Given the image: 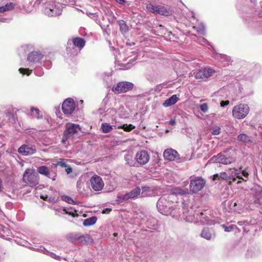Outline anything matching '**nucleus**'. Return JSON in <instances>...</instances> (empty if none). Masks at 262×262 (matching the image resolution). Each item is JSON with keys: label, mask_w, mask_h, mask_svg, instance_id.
I'll return each instance as SVG.
<instances>
[{"label": "nucleus", "mask_w": 262, "mask_h": 262, "mask_svg": "<svg viewBox=\"0 0 262 262\" xmlns=\"http://www.w3.org/2000/svg\"><path fill=\"white\" fill-rule=\"evenodd\" d=\"M248 172L240 167L239 168L230 169L227 172L214 174L213 180H230L231 182H236L237 184H239L242 181L246 182L248 179Z\"/></svg>", "instance_id": "obj_1"}, {"label": "nucleus", "mask_w": 262, "mask_h": 262, "mask_svg": "<svg viewBox=\"0 0 262 262\" xmlns=\"http://www.w3.org/2000/svg\"><path fill=\"white\" fill-rule=\"evenodd\" d=\"M178 202L173 194H164L159 198L157 203L158 211L162 214L168 215L177 209Z\"/></svg>", "instance_id": "obj_2"}, {"label": "nucleus", "mask_w": 262, "mask_h": 262, "mask_svg": "<svg viewBox=\"0 0 262 262\" xmlns=\"http://www.w3.org/2000/svg\"><path fill=\"white\" fill-rule=\"evenodd\" d=\"M85 44L84 39L81 37H76L69 40L67 42V53L71 56H76Z\"/></svg>", "instance_id": "obj_3"}, {"label": "nucleus", "mask_w": 262, "mask_h": 262, "mask_svg": "<svg viewBox=\"0 0 262 262\" xmlns=\"http://www.w3.org/2000/svg\"><path fill=\"white\" fill-rule=\"evenodd\" d=\"M233 157L229 150H225L212 157L209 160L210 163H219L224 165L231 164L235 161Z\"/></svg>", "instance_id": "obj_4"}, {"label": "nucleus", "mask_w": 262, "mask_h": 262, "mask_svg": "<svg viewBox=\"0 0 262 262\" xmlns=\"http://www.w3.org/2000/svg\"><path fill=\"white\" fill-rule=\"evenodd\" d=\"M66 129L63 132L61 142L66 144L69 139L72 138L73 136L80 131L81 127L79 124L72 123H67L66 124Z\"/></svg>", "instance_id": "obj_5"}, {"label": "nucleus", "mask_w": 262, "mask_h": 262, "mask_svg": "<svg viewBox=\"0 0 262 262\" xmlns=\"http://www.w3.org/2000/svg\"><path fill=\"white\" fill-rule=\"evenodd\" d=\"M63 6L61 3L53 2L48 4L43 8L44 13L50 17L60 15L62 13Z\"/></svg>", "instance_id": "obj_6"}, {"label": "nucleus", "mask_w": 262, "mask_h": 262, "mask_svg": "<svg viewBox=\"0 0 262 262\" xmlns=\"http://www.w3.org/2000/svg\"><path fill=\"white\" fill-rule=\"evenodd\" d=\"M23 181L31 187L35 186L38 184V174L32 170L27 169L23 174Z\"/></svg>", "instance_id": "obj_7"}, {"label": "nucleus", "mask_w": 262, "mask_h": 262, "mask_svg": "<svg viewBox=\"0 0 262 262\" xmlns=\"http://www.w3.org/2000/svg\"><path fill=\"white\" fill-rule=\"evenodd\" d=\"M232 113L234 118L242 119L249 114V107L247 104L241 103L233 107Z\"/></svg>", "instance_id": "obj_8"}, {"label": "nucleus", "mask_w": 262, "mask_h": 262, "mask_svg": "<svg viewBox=\"0 0 262 262\" xmlns=\"http://www.w3.org/2000/svg\"><path fill=\"white\" fill-rule=\"evenodd\" d=\"M190 179L189 189L192 193L201 191L205 185L206 181L201 177L191 176Z\"/></svg>", "instance_id": "obj_9"}, {"label": "nucleus", "mask_w": 262, "mask_h": 262, "mask_svg": "<svg viewBox=\"0 0 262 262\" xmlns=\"http://www.w3.org/2000/svg\"><path fill=\"white\" fill-rule=\"evenodd\" d=\"M146 8L148 11L155 14H158L166 16H170L172 14L171 10L164 6H154L151 4H149L147 5Z\"/></svg>", "instance_id": "obj_10"}, {"label": "nucleus", "mask_w": 262, "mask_h": 262, "mask_svg": "<svg viewBox=\"0 0 262 262\" xmlns=\"http://www.w3.org/2000/svg\"><path fill=\"white\" fill-rule=\"evenodd\" d=\"M37 151L36 147L35 144H32L29 142L21 145L18 149V152L24 156H30L34 155Z\"/></svg>", "instance_id": "obj_11"}, {"label": "nucleus", "mask_w": 262, "mask_h": 262, "mask_svg": "<svg viewBox=\"0 0 262 262\" xmlns=\"http://www.w3.org/2000/svg\"><path fill=\"white\" fill-rule=\"evenodd\" d=\"M140 193L141 189L139 187H137L125 194H118L117 196V200L119 202H123L128 199H135L140 194Z\"/></svg>", "instance_id": "obj_12"}, {"label": "nucleus", "mask_w": 262, "mask_h": 262, "mask_svg": "<svg viewBox=\"0 0 262 262\" xmlns=\"http://www.w3.org/2000/svg\"><path fill=\"white\" fill-rule=\"evenodd\" d=\"M134 84L130 82L122 81L118 82L113 88V91L115 93H125L133 89Z\"/></svg>", "instance_id": "obj_13"}, {"label": "nucleus", "mask_w": 262, "mask_h": 262, "mask_svg": "<svg viewBox=\"0 0 262 262\" xmlns=\"http://www.w3.org/2000/svg\"><path fill=\"white\" fill-rule=\"evenodd\" d=\"M213 73L214 71L211 68L201 69L195 73V78L198 80L205 81L211 76Z\"/></svg>", "instance_id": "obj_14"}, {"label": "nucleus", "mask_w": 262, "mask_h": 262, "mask_svg": "<svg viewBox=\"0 0 262 262\" xmlns=\"http://www.w3.org/2000/svg\"><path fill=\"white\" fill-rule=\"evenodd\" d=\"M150 159L149 155L145 150H141L137 152L135 157L136 163L142 166L146 164Z\"/></svg>", "instance_id": "obj_15"}, {"label": "nucleus", "mask_w": 262, "mask_h": 262, "mask_svg": "<svg viewBox=\"0 0 262 262\" xmlns=\"http://www.w3.org/2000/svg\"><path fill=\"white\" fill-rule=\"evenodd\" d=\"M75 108L74 100L71 98L66 99L62 105V110L65 114H71Z\"/></svg>", "instance_id": "obj_16"}, {"label": "nucleus", "mask_w": 262, "mask_h": 262, "mask_svg": "<svg viewBox=\"0 0 262 262\" xmlns=\"http://www.w3.org/2000/svg\"><path fill=\"white\" fill-rule=\"evenodd\" d=\"M90 183L92 189L95 191H100L104 187L102 178L97 175H95L91 178Z\"/></svg>", "instance_id": "obj_17"}, {"label": "nucleus", "mask_w": 262, "mask_h": 262, "mask_svg": "<svg viewBox=\"0 0 262 262\" xmlns=\"http://www.w3.org/2000/svg\"><path fill=\"white\" fill-rule=\"evenodd\" d=\"M164 159L168 161H179L180 160L178 152L174 149L169 148L164 150L163 152Z\"/></svg>", "instance_id": "obj_18"}, {"label": "nucleus", "mask_w": 262, "mask_h": 262, "mask_svg": "<svg viewBox=\"0 0 262 262\" xmlns=\"http://www.w3.org/2000/svg\"><path fill=\"white\" fill-rule=\"evenodd\" d=\"M184 204V203H183L184 206L182 209L183 213L182 217L188 222H196V221H195V217L192 212L193 210L192 208H190V209H188L187 208L185 207V205Z\"/></svg>", "instance_id": "obj_19"}, {"label": "nucleus", "mask_w": 262, "mask_h": 262, "mask_svg": "<svg viewBox=\"0 0 262 262\" xmlns=\"http://www.w3.org/2000/svg\"><path fill=\"white\" fill-rule=\"evenodd\" d=\"M43 57V55L39 51H34L29 54L28 61L32 63H38Z\"/></svg>", "instance_id": "obj_20"}, {"label": "nucleus", "mask_w": 262, "mask_h": 262, "mask_svg": "<svg viewBox=\"0 0 262 262\" xmlns=\"http://www.w3.org/2000/svg\"><path fill=\"white\" fill-rule=\"evenodd\" d=\"M194 215L195 219L196 218L198 221L199 220L200 222L203 224L211 225L213 224V222L209 220L208 217L207 216V213L198 212L197 213L194 214Z\"/></svg>", "instance_id": "obj_21"}, {"label": "nucleus", "mask_w": 262, "mask_h": 262, "mask_svg": "<svg viewBox=\"0 0 262 262\" xmlns=\"http://www.w3.org/2000/svg\"><path fill=\"white\" fill-rule=\"evenodd\" d=\"M37 172L41 174L44 175L49 178L55 180L56 175L55 173H51L49 168L46 166H41L37 168Z\"/></svg>", "instance_id": "obj_22"}, {"label": "nucleus", "mask_w": 262, "mask_h": 262, "mask_svg": "<svg viewBox=\"0 0 262 262\" xmlns=\"http://www.w3.org/2000/svg\"><path fill=\"white\" fill-rule=\"evenodd\" d=\"M189 194L188 190L187 189H183L181 187H178L172 188L171 190V193L169 194H173L176 198L177 195H186Z\"/></svg>", "instance_id": "obj_23"}, {"label": "nucleus", "mask_w": 262, "mask_h": 262, "mask_svg": "<svg viewBox=\"0 0 262 262\" xmlns=\"http://www.w3.org/2000/svg\"><path fill=\"white\" fill-rule=\"evenodd\" d=\"M201 236V237L207 240H210L212 237H214V234L213 231L211 229L208 228H204L202 230Z\"/></svg>", "instance_id": "obj_24"}, {"label": "nucleus", "mask_w": 262, "mask_h": 262, "mask_svg": "<svg viewBox=\"0 0 262 262\" xmlns=\"http://www.w3.org/2000/svg\"><path fill=\"white\" fill-rule=\"evenodd\" d=\"M93 242V238L89 234H81L78 244L85 245L92 243Z\"/></svg>", "instance_id": "obj_25"}, {"label": "nucleus", "mask_w": 262, "mask_h": 262, "mask_svg": "<svg viewBox=\"0 0 262 262\" xmlns=\"http://www.w3.org/2000/svg\"><path fill=\"white\" fill-rule=\"evenodd\" d=\"M178 100L179 98L177 97V95H173L168 99H166L163 103V105L165 107H168L175 104Z\"/></svg>", "instance_id": "obj_26"}, {"label": "nucleus", "mask_w": 262, "mask_h": 262, "mask_svg": "<svg viewBox=\"0 0 262 262\" xmlns=\"http://www.w3.org/2000/svg\"><path fill=\"white\" fill-rule=\"evenodd\" d=\"M37 251H40L41 252H42L43 253L49 255L52 258L58 260H61V257H60L58 255H56L55 253L53 252H51L50 251H48L47 250H46L45 248H38L36 249Z\"/></svg>", "instance_id": "obj_27"}, {"label": "nucleus", "mask_w": 262, "mask_h": 262, "mask_svg": "<svg viewBox=\"0 0 262 262\" xmlns=\"http://www.w3.org/2000/svg\"><path fill=\"white\" fill-rule=\"evenodd\" d=\"M15 5L12 3H8L5 5L0 7V13L10 11L14 8Z\"/></svg>", "instance_id": "obj_28"}, {"label": "nucleus", "mask_w": 262, "mask_h": 262, "mask_svg": "<svg viewBox=\"0 0 262 262\" xmlns=\"http://www.w3.org/2000/svg\"><path fill=\"white\" fill-rule=\"evenodd\" d=\"M97 220V219L96 216H92L91 217L85 219L83 221V225L85 227L90 226L94 225L96 223Z\"/></svg>", "instance_id": "obj_29"}, {"label": "nucleus", "mask_w": 262, "mask_h": 262, "mask_svg": "<svg viewBox=\"0 0 262 262\" xmlns=\"http://www.w3.org/2000/svg\"><path fill=\"white\" fill-rule=\"evenodd\" d=\"M254 192V196L257 200L262 199V187L259 185H256L253 188Z\"/></svg>", "instance_id": "obj_30"}, {"label": "nucleus", "mask_w": 262, "mask_h": 262, "mask_svg": "<svg viewBox=\"0 0 262 262\" xmlns=\"http://www.w3.org/2000/svg\"><path fill=\"white\" fill-rule=\"evenodd\" d=\"M237 139L244 143H249L251 141V137L245 134H241L238 135Z\"/></svg>", "instance_id": "obj_31"}, {"label": "nucleus", "mask_w": 262, "mask_h": 262, "mask_svg": "<svg viewBox=\"0 0 262 262\" xmlns=\"http://www.w3.org/2000/svg\"><path fill=\"white\" fill-rule=\"evenodd\" d=\"M39 113L40 111L38 108L32 107L30 108L28 115L34 118L39 119L40 118Z\"/></svg>", "instance_id": "obj_32"}, {"label": "nucleus", "mask_w": 262, "mask_h": 262, "mask_svg": "<svg viewBox=\"0 0 262 262\" xmlns=\"http://www.w3.org/2000/svg\"><path fill=\"white\" fill-rule=\"evenodd\" d=\"M124 160L126 161V164L130 166H136V162L133 159V156L130 155H125L124 156Z\"/></svg>", "instance_id": "obj_33"}, {"label": "nucleus", "mask_w": 262, "mask_h": 262, "mask_svg": "<svg viewBox=\"0 0 262 262\" xmlns=\"http://www.w3.org/2000/svg\"><path fill=\"white\" fill-rule=\"evenodd\" d=\"M101 128L104 133H108L113 129V125L107 123H102Z\"/></svg>", "instance_id": "obj_34"}, {"label": "nucleus", "mask_w": 262, "mask_h": 262, "mask_svg": "<svg viewBox=\"0 0 262 262\" xmlns=\"http://www.w3.org/2000/svg\"><path fill=\"white\" fill-rule=\"evenodd\" d=\"M115 126L117 127L118 128H122L125 132H130L135 128V126L132 125V124H130L129 125L123 124L121 126H120L116 124Z\"/></svg>", "instance_id": "obj_35"}, {"label": "nucleus", "mask_w": 262, "mask_h": 262, "mask_svg": "<svg viewBox=\"0 0 262 262\" xmlns=\"http://www.w3.org/2000/svg\"><path fill=\"white\" fill-rule=\"evenodd\" d=\"M86 184L80 181L77 182V189L79 193L84 194L85 192L84 187Z\"/></svg>", "instance_id": "obj_36"}, {"label": "nucleus", "mask_w": 262, "mask_h": 262, "mask_svg": "<svg viewBox=\"0 0 262 262\" xmlns=\"http://www.w3.org/2000/svg\"><path fill=\"white\" fill-rule=\"evenodd\" d=\"M119 25L120 27V31L122 33H126L128 29V26H127L125 21L123 20H120L119 21Z\"/></svg>", "instance_id": "obj_37"}, {"label": "nucleus", "mask_w": 262, "mask_h": 262, "mask_svg": "<svg viewBox=\"0 0 262 262\" xmlns=\"http://www.w3.org/2000/svg\"><path fill=\"white\" fill-rule=\"evenodd\" d=\"M193 28L199 33L202 35L205 34V27L203 24H200L198 26H193Z\"/></svg>", "instance_id": "obj_38"}, {"label": "nucleus", "mask_w": 262, "mask_h": 262, "mask_svg": "<svg viewBox=\"0 0 262 262\" xmlns=\"http://www.w3.org/2000/svg\"><path fill=\"white\" fill-rule=\"evenodd\" d=\"M80 235L81 234L78 233L72 234L71 236V241L75 244H78Z\"/></svg>", "instance_id": "obj_39"}, {"label": "nucleus", "mask_w": 262, "mask_h": 262, "mask_svg": "<svg viewBox=\"0 0 262 262\" xmlns=\"http://www.w3.org/2000/svg\"><path fill=\"white\" fill-rule=\"evenodd\" d=\"M221 127L218 126H213L210 128L211 133L213 135H218L221 133Z\"/></svg>", "instance_id": "obj_40"}, {"label": "nucleus", "mask_w": 262, "mask_h": 262, "mask_svg": "<svg viewBox=\"0 0 262 262\" xmlns=\"http://www.w3.org/2000/svg\"><path fill=\"white\" fill-rule=\"evenodd\" d=\"M61 200L70 204H76V202L71 197L68 195H62Z\"/></svg>", "instance_id": "obj_41"}, {"label": "nucleus", "mask_w": 262, "mask_h": 262, "mask_svg": "<svg viewBox=\"0 0 262 262\" xmlns=\"http://www.w3.org/2000/svg\"><path fill=\"white\" fill-rule=\"evenodd\" d=\"M221 61L222 62H225L224 64L228 65L230 62V58L225 55H221Z\"/></svg>", "instance_id": "obj_42"}, {"label": "nucleus", "mask_w": 262, "mask_h": 262, "mask_svg": "<svg viewBox=\"0 0 262 262\" xmlns=\"http://www.w3.org/2000/svg\"><path fill=\"white\" fill-rule=\"evenodd\" d=\"M20 73L23 75H27L28 76L30 75L32 73V70H29V69H25V68H19L18 70Z\"/></svg>", "instance_id": "obj_43"}, {"label": "nucleus", "mask_w": 262, "mask_h": 262, "mask_svg": "<svg viewBox=\"0 0 262 262\" xmlns=\"http://www.w3.org/2000/svg\"><path fill=\"white\" fill-rule=\"evenodd\" d=\"M200 108L201 111L204 113L207 112L208 110V106L207 103H204L201 104L200 106Z\"/></svg>", "instance_id": "obj_44"}, {"label": "nucleus", "mask_w": 262, "mask_h": 262, "mask_svg": "<svg viewBox=\"0 0 262 262\" xmlns=\"http://www.w3.org/2000/svg\"><path fill=\"white\" fill-rule=\"evenodd\" d=\"M197 41L199 43L203 46L206 45V44L208 43V41L207 40V39L203 37H200L198 38Z\"/></svg>", "instance_id": "obj_45"}, {"label": "nucleus", "mask_w": 262, "mask_h": 262, "mask_svg": "<svg viewBox=\"0 0 262 262\" xmlns=\"http://www.w3.org/2000/svg\"><path fill=\"white\" fill-rule=\"evenodd\" d=\"M34 73L36 76H41L43 75L44 72L43 71L42 69L39 68L35 70Z\"/></svg>", "instance_id": "obj_46"}, {"label": "nucleus", "mask_w": 262, "mask_h": 262, "mask_svg": "<svg viewBox=\"0 0 262 262\" xmlns=\"http://www.w3.org/2000/svg\"><path fill=\"white\" fill-rule=\"evenodd\" d=\"M223 228L224 229V230L226 231V232H230L232 230L233 227L235 226L233 225H231L230 226H225V225H222Z\"/></svg>", "instance_id": "obj_47"}, {"label": "nucleus", "mask_w": 262, "mask_h": 262, "mask_svg": "<svg viewBox=\"0 0 262 262\" xmlns=\"http://www.w3.org/2000/svg\"><path fill=\"white\" fill-rule=\"evenodd\" d=\"M0 22L8 23L10 22V19L8 18L4 17L0 14Z\"/></svg>", "instance_id": "obj_48"}, {"label": "nucleus", "mask_w": 262, "mask_h": 262, "mask_svg": "<svg viewBox=\"0 0 262 262\" xmlns=\"http://www.w3.org/2000/svg\"><path fill=\"white\" fill-rule=\"evenodd\" d=\"M229 104V101H222L220 103V105L221 107H225L228 105Z\"/></svg>", "instance_id": "obj_49"}, {"label": "nucleus", "mask_w": 262, "mask_h": 262, "mask_svg": "<svg viewBox=\"0 0 262 262\" xmlns=\"http://www.w3.org/2000/svg\"><path fill=\"white\" fill-rule=\"evenodd\" d=\"M167 123L169 124L174 125L176 123L175 119H172L167 122Z\"/></svg>", "instance_id": "obj_50"}, {"label": "nucleus", "mask_w": 262, "mask_h": 262, "mask_svg": "<svg viewBox=\"0 0 262 262\" xmlns=\"http://www.w3.org/2000/svg\"><path fill=\"white\" fill-rule=\"evenodd\" d=\"M112 210V209L111 208H105L104 210H103L102 213H109Z\"/></svg>", "instance_id": "obj_51"}, {"label": "nucleus", "mask_w": 262, "mask_h": 262, "mask_svg": "<svg viewBox=\"0 0 262 262\" xmlns=\"http://www.w3.org/2000/svg\"><path fill=\"white\" fill-rule=\"evenodd\" d=\"M57 164L61 165L63 167H67V164L65 162H58Z\"/></svg>", "instance_id": "obj_52"}, {"label": "nucleus", "mask_w": 262, "mask_h": 262, "mask_svg": "<svg viewBox=\"0 0 262 262\" xmlns=\"http://www.w3.org/2000/svg\"><path fill=\"white\" fill-rule=\"evenodd\" d=\"M66 171L67 173H70L72 171V169L69 166L67 165V168L66 169Z\"/></svg>", "instance_id": "obj_53"}, {"label": "nucleus", "mask_w": 262, "mask_h": 262, "mask_svg": "<svg viewBox=\"0 0 262 262\" xmlns=\"http://www.w3.org/2000/svg\"><path fill=\"white\" fill-rule=\"evenodd\" d=\"M63 211L66 214H69L70 215H71V216H72L73 217H74L75 216V214L73 212H68L66 209H63Z\"/></svg>", "instance_id": "obj_54"}, {"label": "nucleus", "mask_w": 262, "mask_h": 262, "mask_svg": "<svg viewBox=\"0 0 262 262\" xmlns=\"http://www.w3.org/2000/svg\"><path fill=\"white\" fill-rule=\"evenodd\" d=\"M257 131L260 135L262 134V126H259L257 128Z\"/></svg>", "instance_id": "obj_55"}, {"label": "nucleus", "mask_w": 262, "mask_h": 262, "mask_svg": "<svg viewBox=\"0 0 262 262\" xmlns=\"http://www.w3.org/2000/svg\"><path fill=\"white\" fill-rule=\"evenodd\" d=\"M116 2L120 4H124L126 1L125 0H115Z\"/></svg>", "instance_id": "obj_56"}, {"label": "nucleus", "mask_w": 262, "mask_h": 262, "mask_svg": "<svg viewBox=\"0 0 262 262\" xmlns=\"http://www.w3.org/2000/svg\"><path fill=\"white\" fill-rule=\"evenodd\" d=\"M233 204V206H235L236 205V203L235 202H231V205Z\"/></svg>", "instance_id": "obj_57"}, {"label": "nucleus", "mask_w": 262, "mask_h": 262, "mask_svg": "<svg viewBox=\"0 0 262 262\" xmlns=\"http://www.w3.org/2000/svg\"><path fill=\"white\" fill-rule=\"evenodd\" d=\"M101 111H102V110H101V109H99V111L100 113H101Z\"/></svg>", "instance_id": "obj_58"}, {"label": "nucleus", "mask_w": 262, "mask_h": 262, "mask_svg": "<svg viewBox=\"0 0 262 262\" xmlns=\"http://www.w3.org/2000/svg\"><path fill=\"white\" fill-rule=\"evenodd\" d=\"M114 236H116V235H117V233H114Z\"/></svg>", "instance_id": "obj_59"}, {"label": "nucleus", "mask_w": 262, "mask_h": 262, "mask_svg": "<svg viewBox=\"0 0 262 262\" xmlns=\"http://www.w3.org/2000/svg\"><path fill=\"white\" fill-rule=\"evenodd\" d=\"M169 132L168 130H166V132L168 133Z\"/></svg>", "instance_id": "obj_60"}]
</instances>
